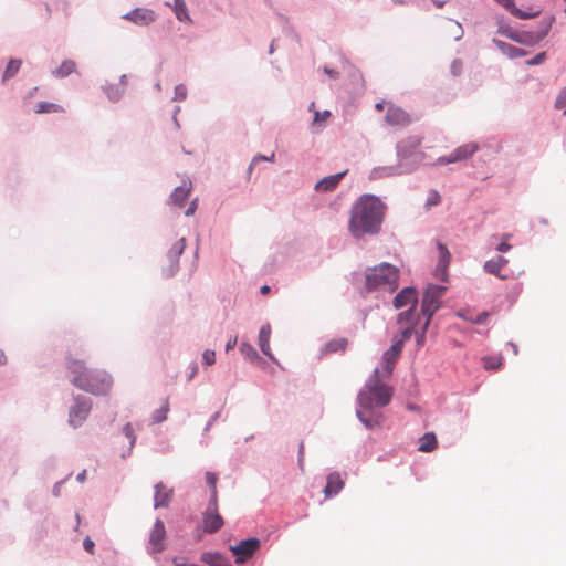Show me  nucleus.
<instances>
[{"label": "nucleus", "instance_id": "obj_1", "mask_svg": "<svg viewBox=\"0 0 566 566\" xmlns=\"http://www.w3.org/2000/svg\"><path fill=\"white\" fill-rule=\"evenodd\" d=\"M384 214V205L375 196L364 195L353 206L349 219V231L360 238L366 233L379 230Z\"/></svg>", "mask_w": 566, "mask_h": 566}, {"label": "nucleus", "instance_id": "obj_2", "mask_svg": "<svg viewBox=\"0 0 566 566\" xmlns=\"http://www.w3.org/2000/svg\"><path fill=\"white\" fill-rule=\"evenodd\" d=\"M66 369L71 376L70 381L76 388L92 395H107L113 386L112 376L105 370L91 369L85 361L67 355Z\"/></svg>", "mask_w": 566, "mask_h": 566}, {"label": "nucleus", "instance_id": "obj_3", "mask_svg": "<svg viewBox=\"0 0 566 566\" xmlns=\"http://www.w3.org/2000/svg\"><path fill=\"white\" fill-rule=\"evenodd\" d=\"M400 271L397 266L384 262L365 271V287L368 292H395L399 286Z\"/></svg>", "mask_w": 566, "mask_h": 566}, {"label": "nucleus", "instance_id": "obj_4", "mask_svg": "<svg viewBox=\"0 0 566 566\" xmlns=\"http://www.w3.org/2000/svg\"><path fill=\"white\" fill-rule=\"evenodd\" d=\"M392 394V388L379 379V370L376 369L358 394V403L367 411L375 408H382L391 401Z\"/></svg>", "mask_w": 566, "mask_h": 566}, {"label": "nucleus", "instance_id": "obj_5", "mask_svg": "<svg viewBox=\"0 0 566 566\" xmlns=\"http://www.w3.org/2000/svg\"><path fill=\"white\" fill-rule=\"evenodd\" d=\"M446 287L440 285H429L423 294L421 311L427 316L424 328H427L430 318L440 307V298L444 294Z\"/></svg>", "mask_w": 566, "mask_h": 566}, {"label": "nucleus", "instance_id": "obj_6", "mask_svg": "<svg viewBox=\"0 0 566 566\" xmlns=\"http://www.w3.org/2000/svg\"><path fill=\"white\" fill-rule=\"evenodd\" d=\"M224 524L222 516L219 514L218 500L210 499L209 505L202 514L203 531L209 534L217 533Z\"/></svg>", "mask_w": 566, "mask_h": 566}, {"label": "nucleus", "instance_id": "obj_7", "mask_svg": "<svg viewBox=\"0 0 566 566\" xmlns=\"http://www.w3.org/2000/svg\"><path fill=\"white\" fill-rule=\"evenodd\" d=\"M260 548V539L251 537L239 542L237 545L230 546V551L237 557V564L245 563Z\"/></svg>", "mask_w": 566, "mask_h": 566}, {"label": "nucleus", "instance_id": "obj_8", "mask_svg": "<svg viewBox=\"0 0 566 566\" xmlns=\"http://www.w3.org/2000/svg\"><path fill=\"white\" fill-rule=\"evenodd\" d=\"M92 409V403L90 400L77 397L75 399V403L70 409L69 413V423L73 428L80 427L87 418L90 411Z\"/></svg>", "mask_w": 566, "mask_h": 566}, {"label": "nucleus", "instance_id": "obj_9", "mask_svg": "<svg viewBox=\"0 0 566 566\" xmlns=\"http://www.w3.org/2000/svg\"><path fill=\"white\" fill-rule=\"evenodd\" d=\"M479 150V145L476 143H468L459 146L448 156L440 157L438 159L439 164H452L457 161H461L472 157Z\"/></svg>", "mask_w": 566, "mask_h": 566}, {"label": "nucleus", "instance_id": "obj_10", "mask_svg": "<svg viewBox=\"0 0 566 566\" xmlns=\"http://www.w3.org/2000/svg\"><path fill=\"white\" fill-rule=\"evenodd\" d=\"M166 539V528L161 520H156L149 536L148 551L157 554L164 551Z\"/></svg>", "mask_w": 566, "mask_h": 566}, {"label": "nucleus", "instance_id": "obj_11", "mask_svg": "<svg viewBox=\"0 0 566 566\" xmlns=\"http://www.w3.org/2000/svg\"><path fill=\"white\" fill-rule=\"evenodd\" d=\"M385 120L390 126L405 127L410 124L411 118L405 109L390 104Z\"/></svg>", "mask_w": 566, "mask_h": 566}, {"label": "nucleus", "instance_id": "obj_12", "mask_svg": "<svg viewBox=\"0 0 566 566\" xmlns=\"http://www.w3.org/2000/svg\"><path fill=\"white\" fill-rule=\"evenodd\" d=\"M186 248L185 239L181 238L177 240L171 249L167 253V260L169 262V268L166 270L167 276H172L178 271V259L182 254Z\"/></svg>", "mask_w": 566, "mask_h": 566}, {"label": "nucleus", "instance_id": "obj_13", "mask_svg": "<svg viewBox=\"0 0 566 566\" xmlns=\"http://www.w3.org/2000/svg\"><path fill=\"white\" fill-rule=\"evenodd\" d=\"M438 251H439V260L436 268V276L442 281H447L448 279V268L451 261V254L448 250V248L439 242L438 243Z\"/></svg>", "mask_w": 566, "mask_h": 566}, {"label": "nucleus", "instance_id": "obj_14", "mask_svg": "<svg viewBox=\"0 0 566 566\" xmlns=\"http://www.w3.org/2000/svg\"><path fill=\"white\" fill-rule=\"evenodd\" d=\"M124 18L137 25H148L155 21L156 14L150 9L137 8L124 15Z\"/></svg>", "mask_w": 566, "mask_h": 566}, {"label": "nucleus", "instance_id": "obj_15", "mask_svg": "<svg viewBox=\"0 0 566 566\" xmlns=\"http://www.w3.org/2000/svg\"><path fill=\"white\" fill-rule=\"evenodd\" d=\"M417 301L416 290L412 287H405L395 296L394 306L396 308H401L408 305H410V307H416Z\"/></svg>", "mask_w": 566, "mask_h": 566}, {"label": "nucleus", "instance_id": "obj_16", "mask_svg": "<svg viewBox=\"0 0 566 566\" xmlns=\"http://www.w3.org/2000/svg\"><path fill=\"white\" fill-rule=\"evenodd\" d=\"M506 264L507 259L497 255L496 258L486 261L483 265V269L486 273L493 274L501 280H507L510 276L502 273V270Z\"/></svg>", "mask_w": 566, "mask_h": 566}, {"label": "nucleus", "instance_id": "obj_17", "mask_svg": "<svg viewBox=\"0 0 566 566\" xmlns=\"http://www.w3.org/2000/svg\"><path fill=\"white\" fill-rule=\"evenodd\" d=\"M402 346L400 340H394L390 348L384 354L385 369L388 375L391 374L394 366L402 352Z\"/></svg>", "mask_w": 566, "mask_h": 566}, {"label": "nucleus", "instance_id": "obj_18", "mask_svg": "<svg viewBox=\"0 0 566 566\" xmlns=\"http://www.w3.org/2000/svg\"><path fill=\"white\" fill-rule=\"evenodd\" d=\"M192 188V184L190 180H184L182 185L175 188L170 196L171 203L178 208H181L185 205L190 191Z\"/></svg>", "mask_w": 566, "mask_h": 566}, {"label": "nucleus", "instance_id": "obj_19", "mask_svg": "<svg viewBox=\"0 0 566 566\" xmlns=\"http://www.w3.org/2000/svg\"><path fill=\"white\" fill-rule=\"evenodd\" d=\"M344 488V480L340 474L337 472H333L328 474L326 486L324 489V494L326 497H331L336 495Z\"/></svg>", "mask_w": 566, "mask_h": 566}, {"label": "nucleus", "instance_id": "obj_20", "mask_svg": "<svg viewBox=\"0 0 566 566\" xmlns=\"http://www.w3.org/2000/svg\"><path fill=\"white\" fill-rule=\"evenodd\" d=\"M346 172L347 171L345 170L343 172H338L336 175H332V176L323 178L315 185V189L317 191H323V192L334 190L338 186V184L340 182L343 177L346 175Z\"/></svg>", "mask_w": 566, "mask_h": 566}, {"label": "nucleus", "instance_id": "obj_21", "mask_svg": "<svg viewBox=\"0 0 566 566\" xmlns=\"http://www.w3.org/2000/svg\"><path fill=\"white\" fill-rule=\"evenodd\" d=\"M270 336H271V326L269 324L263 325L259 332V346L261 352L266 355L269 358L274 360L273 355L270 348Z\"/></svg>", "mask_w": 566, "mask_h": 566}, {"label": "nucleus", "instance_id": "obj_22", "mask_svg": "<svg viewBox=\"0 0 566 566\" xmlns=\"http://www.w3.org/2000/svg\"><path fill=\"white\" fill-rule=\"evenodd\" d=\"M171 497V490L167 489L163 483L155 486V509L165 507L168 505Z\"/></svg>", "mask_w": 566, "mask_h": 566}, {"label": "nucleus", "instance_id": "obj_23", "mask_svg": "<svg viewBox=\"0 0 566 566\" xmlns=\"http://www.w3.org/2000/svg\"><path fill=\"white\" fill-rule=\"evenodd\" d=\"M438 448V440L433 432H427L419 439L418 451L432 452Z\"/></svg>", "mask_w": 566, "mask_h": 566}, {"label": "nucleus", "instance_id": "obj_24", "mask_svg": "<svg viewBox=\"0 0 566 566\" xmlns=\"http://www.w3.org/2000/svg\"><path fill=\"white\" fill-rule=\"evenodd\" d=\"M171 8L176 14V18L180 22H187V23L191 22L187 6L184 0H172Z\"/></svg>", "mask_w": 566, "mask_h": 566}, {"label": "nucleus", "instance_id": "obj_25", "mask_svg": "<svg viewBox=\"0 0 566 566\" xmlns=\"http://www.w3.org/2000/svg\"><path fill=\"white\" fill-rule=\"evenodd\" d=\"M357 417L365 424L366 428L373 429L375 427H379L382 422V416L378 415H366L365 411H357Z\"/></svg>", "mask_w": 566, "mask_h": 566}, {"label": "nucleus", "instance_id": "obj_26", "mask_svg": "<svg viewBox=\"0 0 566 566\" xmlns=\"http://www.w3.org/2000/svg\"><path fill=\"white\" fill-rule=\"evenodd\" d=\"M397 323L399 325L407 324L408 326L413 327L418 323V317L416 315V307H409L407 311L399 313L397 317Z\"/></svg>", "mask_w": 566, "mask_h": 566}, {"label": "nucleus", "instance_id": "obj_27", "mask_svg": "<svg viewBox=\"0 0 566 566\" xmlns=\"http://www.w3.org/2000/svg\"><path fill=\"white\" fill-rule=\"evenodd\" d=\"M76 63L73 60H65L62 64L53 71V75L63 78L75 72Z\"/></svg>", "mask_w": 566, "mask_h": 566}, {"label": "nucleus", "instance_id": "obj_28", "mask_svg": "<svg viewBox=\"0 0 566 566\" xmlns=\"http://www.w3.org/2000/svg\"><path fill=\"white\" fill-rule=\"evenodd\" d=\"M201 560L210 566H231L229 562L219 553H206L202 555Z\"/></svg>", "mask_w": 566, "mask_h": 566}, {"label": "nucleus", "instance_id": "obj_29", "mask_svg": "<svg viewBox=\"0 0 566 566\" xmlns=\"http://www.w3.org/2000/svg\"><path fill=\"white\" fill-rule=\"evenodd\" d=\"M65 109L63 108V106L55 104V103H49V102H40L35 108L36 114L63 113Z\"/></svg>", "mask_w": 566, "mask_h": 566}, {"label": "nucleus", "instance_id": "obj_30", "mask_svg": "<svg viewBox=\"0 0 566 566\" xmlns=\"http://www.w3.org/2000/svg\"><path fill=\"white\" fill-rule=\"evenodd\" d=\"M497 3L503 6L507 11H510L514 17L520 19H527L532 17L531 14H527L520 9H517L514 4L513 0H495Z\"/></svg>", "mask_w": 566, "mask_h": 566}, {"label": "nucleus", "instance_id": "obj_31", "mask_svg": "<svg viewBox=\"0 0 566 566\" xmlns=\"http://www.w3.org/2000/svg\"><path fill=\"white\" fill-rule=\"evenodd\" d=\"M347 346V340L344 338L334 339L325 345V353H336L338 350L344 352Z\"/></svg>", "mask_w": 566, "mask_h": 566}, {"label": "nucleus", "instance_id": "obj_32", "mask_svg": "<svg viewBox=\"0 0 566 566\" xmlns=\"http://www.w3.org/2000/svg\"><path fill=\"white\" fill-rule=\"evenodd\" d=\"M499 46L510 57H517V56L525 55V52H524L523 49L513 46L511 44H507V43H504V42H499Z\"/></svg>", "mask_w": 566, "mask_h": 566}, {"label": "nucleus", "instance_id": "obj_33", "mask_svg": "<svg viewBox=\"0 0 566 566\" xmlns=\"http://www.w3.org/2000/svg\"><path fill=\"white\" fill-rule=\"evenodd\" d=\"M503 364V358L501 356H489L483 358V365L485 369L496 370Z\"/></svg>", "mask_w": 566, "mask_h": 566}, {"label": "nucleus", "instance_id": "obj_34", "mask_svg": "<svg viewBox=\"0 0 566 566\" xmlns=\"http://www.w3.org/2000/svg\"><path fill=\"white\" fill-rule=\"evenodd\" d=\"M20 66H21L20 60H10L4 70L3 80H8V78L14 76L18 73V71L20 70Z\"/></svg>", "mask_w": 566, "mask_h": 566}, {"label": "nucleus", "instance_id": "obj_35", "mask_svg": "<svg viewBox=\"0 0 566 566\" xmlns=\"http://www.w3.org/2000/svg\"><path fill=\"white\" fill-rule=\"evenodd\" d=\"M217 481H218V476L216 473H212V472L206 473V482L209 485V488L211 489L210 499H213V495H214V499L218 500Z\"/></svg>", "mask_w": 566, "mask_h": 566}, {"label": "nucleus", "instance_id": "obj_36", "mask_svg": "<svg viewBox=\"0 0 566 566\" xmlns=\"http://www.w3.org/2000/svg\"><path fill=\"white\" fill-rule=\"evenodd\" d=\"M168 411H169V405H168V401L166 400L165 403L153 413L154 421L155 422L165 421L167 419Z\"/></svg>", "mask_w": 566, "mask_h": 566}, {"label": "nucleus", "instance_id": "obj_37", "mask_svg": "<svg viewBox=\"0 0 566 566\" xmlns=\"http://www.w3.org/2000/svg\"><path fill=\"white\" fill-rule=\"evenodd\" d=\"M413 333V327L411 326H407L406 328H403L399 334H396L392 338V342L394 340H400L401 342V346L403 347L405 345V342L410 339L411 335Z\"/></svg>", "mask_w": 566, "mask_h": 566}, {"label": "nucleus", "instance_id": "obj_38", "mask_svg": "<svg viewBox=\"0 0 566 566\" xmlns=\"http://www.w3.org/2000/svg\"><path fill=\"white\" fill-rule=\"evenodd\" d=\"M441 201V196L438 191L431 190L428 195V198L426 200V207L429 209L433 206L439 205Z\"/></svg>", "mask_w": 566, "mask_h": 566}, {"label": "nucleus", "instance_id": "obj_39", "mask_svg": "<svg viewBox=\"0 0 566 566\" xmlns=\"http://www.w3.org/2000/svg\"><path fill=\"white\" fill-rule=\"evenodd\" d=\"M123 433L128 439V446H129V450H130L134 447L135 441H136V436L134 433V429L130 423L125 424V427L123 428Z\"/></svg>", "mask_w": 566, "mask_h": 566}, {"label": "nucleus", "instance_id": "obj_40", "mask_svg": "<svg viewBox=\"0 0 566 566\" xmlns=\"http://www.w3.org/2000/svg\"><path fill=\"white\" fill-rule=\"evenodd\" d=\"M511 239V234H502L501 235V242L499 243V245L495 248L497 252H501V253H504V252H507L512 245L509 243V240Z\"/></svg>", "mask_w": 566, "mask_h": 566}, {"label": "nucleus", "instance_id": "obj_41", "mask_svg": "<svg viewBox=\"0 0 566 566\" xmlns=\"http://www.w3.org/2000/svg\"><path fill=\"white\" fill-rule=\"evenodd\" d=\"M329 117H331V112L329 111H324L323 113L315 112L313 124L317 125V126H322L324 123L327 122V119Z\"/></svg>", "mask_w": 566, "mask_h": 566}, {"label": "nucleus", "instance_id": "obj_42", "mask_svg": "<svg viewBox=\"0 0 566 566\" xmlns=\"http://www.w3.org/2000/svg\"><path fill=\"white\" fill-rule=\"evenodd\" d=\"M241 352L249 358V359H254V358H258V353L256 350L248 345V344H242L241 345Z\"/></svg>", "mask_w": 566, "mask_h": 566}, {"label": "nucleus", "instance_id": "obj_43", "mask_svg": "<svg viewBox=\"0 0 566 566\" xmlns=\"http://www.w3.org/2000/svg\"><path fill=\"white\" fill-rule=\"evenodd\" d=\"M203 363L208 366H211L216 363V353L211 349H206L202 354Z\"/></svg>", "mask_w": 566, "mask_h": 566}, {"label": "nucleus", "instance_id": "obj_44", "mask_svg": "<svg viewBox=\"0 0 566 566\" xmlns=\"http://www.w3.org/2000/svg\"><path fill=\"white\" fill-rule=\"evenodd\" d=\"M274 158H275V153H272L270 156H262V155H258V156H255V157L252 159V161H251V164H250V167H249V170L251 171V170H252V168H253V166H254L258 161H260V160H268V161L273 163V161H274Z\"/></svg>", "mask_w": 566, "mask_h": 566}, {"label": "nucleus", "instance_id": "obj_45", "mask_svg": "<svg viewBox=\"0 0 566 566\" xmlns=\"http://www.w3.org/2000/svg\"><path fill=\"white\" fill-rule=\"evenodd\" d=\"M187 96V88L180 84L175 87V99L184 101Z\"/></svg>", "mask_w": 566, "mask_h": 566}, {"label": "nucleus", "instance_id": "obj_46", "mask_svg": "<svg viewBox=\"0 0 566 566\" xmlns=\"http://www.w3.org/2000/svg\"><path fill=\"white\" fill-rule=\"evenodd\" d=\"M83 547L84 549L90 553V554H94V547H95V544L94 542L90 538V537H86L83 542Z\"/></svg>", "mask_w": 566, "mask_h": 566}, {"label": "nucleus", "instance_id": "obj_47", "mask_svg": "<svg viewBox=\"0 0 566 566\" xmlns=\"http://www.w3.org/2000/svg\"><path fill=\"white\" fill-rule=\"evenodd\" d=\"M375 174H379V176H390L396 174L395 169L392 167L389 168H378L375 170Z\"/></svg>", "mask_w": 566, "mask_h": 566}, {"label": "nucleus", "instance_id": "obj_48", "mask_svg": "<svg viewBox=\"0 0 566 566\" xmlns=\"http://www.w3.org/2000/svg\"><path fill=\"white\" fill-rule=\"evenodd\" d=\"M566 95L564 94V91L559 94L558 98L556 99V108H559L562 109L563 107L566 106Z\"/></svg>", "mask_w": 566, "mask_h": 566}, {"label": "nucleus", "instance_id": "obj_49", "mask_svg": "<svg viewBox=\"0 0 566 566\" xmlns=\"http://www.w3.org/2000/svg\"><path fill=\"white\" fill-rule=\"evenodd\" d=\"M545 60V53H539L535 57L528 61L530 65L541 64Z\"/></svg>", "mask_w": 566, "mask_h": 566}, {"label": "nucleus", "instance_id": "obj_50", "mask_svg": "<svg viewBox=\"0 0 566 566\" xmlns=\"http://www.w3.org/2000/svg\"><path fill=\"white\" fill-rule=\"evenodd\" d=\"M197 209V199L192 200L191 203L189 205L188 209L186 210L185 214L186 216H192L195 213Z\"/></svg>", "mask_w": 566, "mask_h": 566}, {"label": "nucleus", "instance_id": "obj_51", "mask_svg": "<svg viewBox=\"0 0 566 566\" xmlns=\"http://www.w3.org/2000/svg\"><path fill=\"white\" fill-rule=\"evenodd\" d=\"M172 563L175 566H197L195 564H187L181 557H175Z\"/></svg>", "mask_w": 566, "mask_h": 566}, {"label": "nucleus", "instance_id": "obj_52", "mask_svg": "<svg viewBox=\"0 0 566 566\" xmlns=\"http://www.w3.org/2000/svg\"><path fill=\"white\" fill-rule=\"evenodd\" d=\"M237 343H238V338L237 337L230 338L228 340L227 345H226V350L229 352L230 349L234 348Z\"/></svg>", "mask_w": 566, "mask_h": 566}, {"label": "nucleus", "instance_id": "obj_53", "mask_svg": "<svg viewBox=\"0 0 566 566\" xmlns=\"http://www.w3.org/2000/svg\"><path fill=\"white\" fill-rule=\"evenodd\" d=\"M385 105H386L385 101H381V102L376 103L375 108L378 112H382L385 109Z\"/></svg>", "mask_w": 566, "mask_h": 566}, {"label": "nucleus", "instance_id": "obj_54", "mask_svg": "<svg viewBox=\"0 0 566 566\" xmlns=\"http://www.w3.org/2000/svg\"><path fill=\"white\" fill-rule=\"evenodd\" d=\"M85 478H86V471L84 470V471H82V472L76 476V480H77L78 482H81V483H82V482H84V481H85Z\"/></svg>", "mask_w": 566, "mask_h": 566}, {"label": "nucleus", "instance_id": "obj_55", "mask_svg": "<svg viewBox=\"0 0 566 566\" xmlns=\"http://www.w3.org/2000/svg\"><path fill=\"white\" fill-rule=\"evenodd\" d=\"M7 363V356L2 349H0V365H3Z\"/></svg>", "mask_w": 566, "mask_h": 566}, {"label": "nucleus", "instance_id": "obj_56", "mask_svg": "<svg viewBox=\"0 0 566 566\" xmlns=\"http://www.w3.org/2000/svg\"><path fill=\"white\" fill-rule=\"evenodd\" d=\"M261 293H262L263 295L269 294V293H270V286H269V285H263V286L261 287Z\"/></svg>", "mask_w": 566, "mask_h": 566}, {"label": "nucleus", "instance_id": "obj_57", "mask_svg": "<svg viewBox=\"0 0 566 566\" xmlns=\"http://www.w3.org/2000/svg\"><path fill=\"white\" fill-rule=\"evenodd\" d=\"M460 66H461V63H460V62H459V63L454 62V63H453V65H452L453 73H457V72H458V70L460 69Z\"/></svg>", "mask_w": 566, "mask_h": 566}, {"label": "nucleus", "instance_id": "obj_58", "mask_svg": "<svg viewBox=\"0 0 566 566\" xmlns=\"http://www.w3.org/2000/svg\"><path fill=\"white\" fill-rule=\"evenodd\" d=\"M437 8H442L444 6V1L436 0L433 1Z\"/></svg>", "mask_w": 566, "mask_h": 566}, {"label": "nucleus", "instance_id": "obj_59", "mask_svg": "<svg viewBox=\"0 0 566 566\" xmlns=\"http://www.w3.org/2000/svg\"><path fill=\"white\" fill-rule=\"evenodd\" d=\"M325 72L329 75V76H335L337 73L334 72V71H331V70H327L325 69Z\"/></svg>", "mask_w": 566, "mask_h": 566}, {"label": "nucleus", "instance_id": "obj_60", "mask_svg": "<svg viewBox=\"0 0 566 566\" xmlns=\"http://www.w3.org/2000/svg\"><path fill=\"white\" fill-rule=\"evenodd\" d=\"M511 346H512V348H513L514 353H515V354H517V346H516V345H514V344H511Z\"/></svg>", "mask_w": 566, "mask_h": 566}]
</instances>
